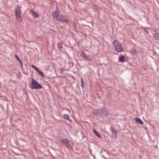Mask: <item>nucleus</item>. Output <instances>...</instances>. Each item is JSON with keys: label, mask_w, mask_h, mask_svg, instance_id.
Wrapping results in <instances>:
<instances>
[{"label": "nucleus", "mask_w": 159, "mask_h": 159, "mask_svg": "<svg viewBox=\"0 0 159 159\" xmlns=\"http://www.w3.org/2000/svg\"><path fill=\"white\" fill-rule=\"evenodd\" d=\"M110 130L114 136L116 135L117 132L116 130L112 126L110 127Z\"/></svg>", "instance_id": "10"}, {"label": "nucleus", "mask_w": 159, "mask_h": 159, "mask_svg": "<svg viewBox=\"0 0 159 159\" xmlns=\"http://www.w3.org/2000/svg\"><path fill=\"white\" fill-rule=\"evenodd\" d=\"M93 113L94 115L99 116L101 118H103L109 115V111L106 108L102 107L95 110L93 111Z\"/></svg>", "instance_id": "1"}, {"label": "nucleus", "mask_w": 159, "mask_h": 159, "mask_svg": "<svg viewBox=\"0 0 159 159\" xmlns=\"http://www.w3.org/2000/svg\"><path fill=\"white\" fill-rule=\"evenodd\" d=\"M39 74L42 77H44V74L42 71H40L39 70L38 71Z\"/></svg>", "instance_id": "17"}, {"label": "nucleus", "mask_w": 159, "mask_h": 159, "mask_svg": "<svg viewBox=\"0 0 159 159\" xmlns=\"http://www.w3.org/2000/svg\"><path fill=\"white\" fill-rule=\"evenodd\" d=\"M32 67L37 72L39 70L34 65H32Z\"/></svg>", "instance_id": "19"}, {"label": "nucleus", "mask_w": 159, "mask_h": 159, "mask_svg": "<svg viewBox=\"0 0 159 159\" xmlns=\"http://www.w3.org/2000/svg\"><path fill=\"white\" fill-rule=\"evenodd\" d=\"M145 31L147 33H149V32H148V31L147 30H145Z\"/></svg>", "instance_id": "23"}, {"label": "nucleus", "mask_w": 159, "mask_h": 159, "mask_svg": "<svg viewBox=\"0 0 159 159\" xmlns=\"http://www.w3.org/2000/svg\"><path fill=\"white\" fill-rule=\"evenodd\" d=\"M113 45L116 51L120 52L123 51L121 43L117 40H115L113 42Z\"/></svg>", "instance_id": "4"}, {"label": "nucleus", "mask_w": 159, "mask_h": 159, "mask_svg": "<svg viewBox=\"0 0 159 159\" xmlns=\"http://www.w3.org/2000/svg\"><path fill=\"white\" fill-rule=\"evenodd\" d=\"M125 57L123 55H121L119 57V60L120 61L123 62L125 61Z\"/></svg>", "instance_id": "13"}, {"label": "nucleus", "mask_w": 159, "mask_h": 159, "mask_svg": "<svg viewBox=\"0 0 159 159\" xmlns=\"http://www.w3.org/2000/svg\"><path fill=\"white\" fill-rule=\"evenodd\" d=\"M14 57H15V58L16 59V60L19 62V63H20V64L22 66H23V64H22V61L20 60V59L18 57V56H17L15 54L14 55Z\"/></svg>", "instance_id": "12"}, {"label": "nucleus", "mask_w": 159, "mask_h": 159, "mask_svg": "<svg viewBox=\"0 0 159 159\" xmlns=\"http://www.w3.org/2000/svg\"><path fill=\"white\" fill-rule=\"evenodd\" d=\"M82 54L81 55V56L83 57L84 60H86L85 57H86L87 55L83 51L82 52Z\"/></svg>", "instance_id": "16"}, {"label": "nucleus", "mask_w": 159, "mask_h": 159, "mask_svg": "<svg viewBox=\"0 0 159 159\" xmlns=\"http://www.w3.org/2000/svg\"><path fill=\"white\" fill-rule=\"evenodd\" d=\"M153 38L155 40L159 41V34L158 33L154 34L153 35Z\"/></svg>", "instance_id": "8"}, {"label": "nucleus", "mask_w": 159, "mask_h": 159, "mask_svg": "<svg viewBox=\"0 0 159 159\" xmlns=\"http://www.w3.org/2000/svg\"><path fill=\"white\" fill-rule=\"evenodd\" d=\"M60 141L63 144L65 145L68 149H69L70 145L69 141L68 139H60Z\"/></svg>", "instance_id": "6"}, {"label": "nucleus", "mask_w": 159, "mask_h": 159, "mask_svg": "<svg viewBox=\"0 0 159 159\" xmlns=\"http://www.w3.org/2000/svg\"><path fill=\"white\" fill-rule=\"evenodd\" d=\"M21 7L17 6L15 9V16L16 17V19L19 23L22 22V19L21 17V11L20 9Z\"/></svg>", "instance_id": "3"}, {"label": "nucleus", "mask_w": 159, "mask_h": 159, "mask_svg": "<svg viewBox=\"0 0 159 159\" xmlns=\"http://www.w3.org/2000/svg\"><path fill=\"white\" fill-rule=\"evenodd\" d=\"M86 58V61H90L91 59L90 57H89L88 56H87L86 57H85Z\"/></svg>", "instance_id": "20"}, {"label": "nucleus", "mask_w": 159, "mask_h": 159, "mask_svg": "<svg viewBox=\"0 0 159 159\" xmlns=\"http://www.w3.org/2000/svg\"><path fill=\"white\" fill-rule=\"evenodd\" d=\"M57 20L61 22L62 23H68L69 22V19L67 18L66 16L62 14H60L59 17L57 18Z\"/></svg>", "instance_id": "5"}, {"label": "nucleus", "mask_w": 159, "mask_h": 159, "mask_svg": "<svg viewBox=\"0 0 159 159\" xmlns=\"http://www.w3.org/2000/svg\"><path fill=\"white\" fill-rule=\"evenodd\" d=\"M59 11L57 7V10H55L53 12L52 14V16L54 18H55L56 19H57V18L58 17H59V16L60 15H59Z\"/></svg>", "instance_id": "7"}, {"label": "nucleus", "mask_w": 159, "mask_h": 159, "mask_svg": "<svg viewBox=\"0 0 159 159\" xmlns=\"http://www.w3.org/2000/svg\"><path fill=\"white\" fill-rule=\"evenodd\" d=\"M131 52H132V54H134V55H135L136 53V51H135V50H134L133 51H132Z\"/></svg>", "instance_id": "22"}, {"label": "nucleus", "mask_w": 159, "mask_h": 159, "mask_svg": "<svg viewBox=\"0 0 159 159\" xmlns=\"http://www.w3.org/2000/svg\"><path fill=\"white\" fill-rule=\"evenodd\" d=\"M29 86L32 89H38L43 88L42 85L39 84L33 78L31 83L29 84Z\"/></svg>", "instance_id": "2"}, {"label": "nucleus", "mask_w": 159, "mask_h": 159, "mask_svg": "<svg viewBox=\"0 0 159 159\" xmlns=\"http://www.w3.org/2000/svg\"><path fill=\"white\" fill-rule=\"evenodd\" d=\"M31 14L34 18H37L39 16V14L38 13L33 11H31Z\"/></svg>", "instance_id": "9"}, {"label": "nucleus", "mask_w": 159, "mask_h": 159, "mask_svg": "<svg viewBox=\"0 0 159 159\" xmlns=\"http://www.w3.org/2000/svg\"><path fill=\"white\" fill-rule=\"evenodd\" d=\"M57 46L58 48L59 49H61L62 48V45L60 43H58Z\"/></svg>", "instance_id": "18"}, {"label": "nucleus", "mask_w": 159, "mask_h": 159, "mask_svg": "<svg viewBox=\"0 0 159 159\" xmlns=\"http://www.w3.org/2000/svg\"><path fill=\"white\" fill-rule=\"evenodd\" d=\"M135 121L137 123L141 124L143 125L144 124V123L143 122V121L139 118H136L135 119Z\"/></svg>", "instance_id": "11"}, {"label": "nucleus", "mask_w": 159, "mask_h": 159, "mask_svg": "<svg viewBox=\"0 0 159 159\" xmlns=\"http://www.w3.org/2000/svg\"><path fill=\"white\" fill-rule=\"evenodd\" d=\"M81 87H84V83H83V79H81Z\"/></svg>", "instance_id": "21"}, {"label": "nucleus", "mask_w": 159, "mask_h": 159, "mask_svg": "<svg viewBox=\"0 0 159 159\" xmlns=\"http://www.w3.org/2000/svg\"><path fill=\"white\" fill-rule=\"evenodd\" d=\"M63 117L65 119L70 121L69 116L68 115H67L66 114H64Z\"/></svg>", "instance_id": "15"}, {"label": "nucleus", "mask_w": 159, "mask_h": 159, "mask_svg": "<svg viewBox=\"0 0 159 159\" xmlns=\"http://www.w3.org/2000/svg\"><path fill=\"white\" fill-rule=\"evenodd\" d=\"M93 132L95 135L97 137L102 138V136L95 129L93 130Z\"/></svg>", "instance_id": "14"}]
</instances>
